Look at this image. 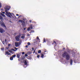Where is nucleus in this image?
Instances as JSON below:
<instances>
[{
  "mask_svg": "<svg viewBox=\"0 0 80 80\" xmlns=\"http://www.w3.org/2000/svg\"><path fill=\"white\" fill-rule=\"evenodd\" d=\"M5 9V12H6V15H7V17H9V18H11V13L10 12H7V10H10V7H8V8H4Z\"/></svg>",
  "mask_w": 80,
  "mask_h": 80,
  "instance_id": "nucleus-1",
  "label": "nucleus"
},
{
  "mask_svg": "<svg viewBox=\"0 0 80 80\" xmlns=\"http://www.w3.org/2000/svg\"><path fill=\"white\" fill-rule=\"evenodd\" d=\"M20 36H21V34H19V35L16 36L15 37V38L17 42H19V41H20Z\"/></svg>",
  "mask_w": 80,
  "mask_h": 80,
  "instance_id": "nucleus-2",
  "label": "nucleus"
},
{
  "mask_svg": "<svg viewBox=\"0 0 80 80\" xmlns=\"http://www.w3.org/2000/svg\"><path fill=\"white\" fill-rule=\"evenodd\" d=\"M18 22H21V23H22V26H23V27H24V26L25 25V22L23 21V20H19Z\"/></svg>",
  "mask_w": 80,
  "mask_h": 80,
  "instance_id": "nucleus-3",
  "label": "nucleus"
},
{
  "mask_svg": "<svg viewBox=\"0 0 80 80\" xmlns=\"http://www.w3.org/2000/svg\"><path fill=\"white\" fill-rule=\"evenodd\" d=\"M0 23L1 24V25L2 26V27H5L6 28V26H5V24L3 22V21H2L0 22Z\"/></svg>",
  "mask_w": 80,
  "mask_h": 80,
  "instance_id": "nucleus-4",
  "label": "nucleus"
},
{
  "mask_svg": "<svg viewBox=\"0 0 80 80\" xmlns=\"http://www.w3.org/2000/svg\"><path fill=\"white\" fill-rule=\"evenodd\" d=\"M67 55H68V53H67V52L66 51H65L62 54V57H64L65 58V57L67 56Z\"/></svg>",
  "mask_w": 80,
  "mask_h": 80,
  "instance_id": "nucleus-5",
  "label": "nucleus"
},
{
  "mask_svg": "<svg viewBox=\"0 0 80 80\" xmlns=\"http://www.w3.org/2000/svg\"><path fill=\"white\" fill-rule=\"evenodd\" d=\"M20 45H21V43L20 42H16L15 43V46H16V47H17L18 46H20Z\"/></svg>",
  "mask_w": 80,
  "mask_h": 80,
  "instance_id": "nucleus-6",
  "label": "nucleus"
},
{
  "mask_svg": "<svg viewBox=\"0 0 80 80\" xmlns=\"http://www.w3.org/2000/svg\"><path fill=\"white\" fill-rule=\"evenodd\" d=\"M66 59L67 60H68L70 59V55L68 54H67L66 56Z\"/></svg>",
  "mask_w": 80,
  "mask_h": 80,
  "instance_id": "nucleus-7",
  "label": "nucleus"
},
{
  "mask_svg": "<svg viewBox=\"0 0 80 80\" xmlns=\"http://www.w3.org/2000/svg\"><path fill=\"white\" fill-rule=\"evenodd\" d=\"M0 32L1 33H3V32H5V30L2 28H0Z\"/></svg>",
  "mask_w": 80,
  "mask_h": 80,
  "instance_id": "nucleus-8",
  "label": "nucleus"
},
{
  "mask_svg": "<svg viewBox=\"0 0 80 80\" xmlns=\"http://www.w3.org/2000/svg\"><path fill=\"white\" fill-rule=\"evenodd\" d=\"M5 55H11V54L10 53V52H8V51H7L5 52Z\"/></svg>",
  "mask_w": 80,
  "mask_h": 80,
  "instance_id": "nucleus-9",
  "label": "nucleus"
},
{
  "mask_svg": "<svg viewBox=\"0 0 80 80\" xmlns=\"http://www.w3.org/2000/svg\"><path fill=\"white\" fill-rule=\"evenodd\" d=\"M23 62L25 65H27V60H24L23 61Z\"/></svg>",
  "mask_w": 80,
  "mask_h": 80,
  "instance_id": "nucleus-10",
  "label": "nucleus"
},
{
  "mask_svg": "<svg viewBox=\"0 0 80 80\" xmlns=\"http://www.w3.org/2000/svg\"><path fill=\"white\" fill-rule=\"evenodd\" d=\"M73 63V60H72V59H71L70 61V64L71 65H72V63Z\"/></svg>",
  "mask_w": 80,
  "mask_h": 80,
  "instance_id": "nucleus-11",
  "label": "nucleus"
},
{
  "mask_svg": "<svg viewBox=\"0 0 80 80\" xmlns=\"http://www.w3.org/2000/svg\"><path fill=\"white\" fill-rule=\"evenodd\" d=\"M27 54L28 55H30V54H32V52H28Z\"/></svg>",
  "mask_w": 80,
  "mask_h": 80,
  "instance_id": "nucleus-12",
  "label": "nucleus"
},
{
  "mask_svg": "<svg viewBox=\"0 0 80 80\" xmlns=\"http://www.w3.org/2000/svg\"><path fill=\"white\" fill-rule=\"evenodd\" d=\"M17 57L18 58H20V55H19V54H17Z\"/></svg>",
  "mask_w": 80,
  "mask_h": 80,
  "instance_id": "nucleus-13",
  "label": "nucleus"
},
{
  "mask_svg": "<svg viewBox=\"0 0 80 80\" xmlns=\"http://www.w3.org/2000/svg\"><path fill=\"white\" fill-rule=\"evenodd\" d=\"M41 58H43V57H44V55L43 54H41Z\"/></svg>",
  "mask_w": 80,
  "mask_h": 80,
  "instance_id": "nucleus-14",
  "label": "nucleus"
},
{
  "mask_svg": "<svg viewBox=\"0 0 80 80\" xmlns=\"http://www.w3.org/2000/svg\"><path fill=\"white\" fill-rule=\"evenodd\" d=\"M13 15L14 16H15V15H14V14H13V13H11L10 16H11L12 17V16H13Z\"/></svg>",
  "mask_w": 80,
  "mask_h": 80,
  "instance_id": "nucleus-15",
  "label": "nucleus"
},
{
  "mask_svg": "<svg viewBox=\"0 0 80 80\" xmlns=\"http://www.w3.org/2000/svg\"><path fill=\"white\" fill-rule=\"evenodd\" d=\"M1 15H2L3 17H5V15L3 13H1Z\"/></svg>",
  "mask_w": 80,
  "mask_h": 80,
  "instance_id": "nucleus-16",
  "label": "nucleus"
},
{
  "mask_svg": "<svg viewBox=\"0 0 80 80\" xmlns=\"http://www.w3.org/2000/svg\"><path fill=\"white\" fill-rule=\"evenodd\" d=\"M13 57H11L10 58V60H13Z\"/></svg>",
  "mask_w": 80,
  "mask_h": 80,
  "instance_id": "nucleus-17",
  "label": "nucleus"
},
{
  "mask_svg": "<svg viewBox=\"0 0 80 80\" xmlns=\"http://www.w3.org/2000/svg\"><path fill=\"white\" fill-rule=\"evenodd\" d=\"M21 38L22 39H24V38H25V37H24V36H22L21 37Z\"/></svg>",
  "mask_w": 80,
  "mask_h": 80,
  "instance_id": "nucleus-18",
  "label": "nucleus"
},
{
  "mask_svg": "<svg viewBox=\"0 0 80 80\" xmlns=\"http://www.w3.org/2000/svg\"><path fill=\"white\" fill-rule=\"evenodd\" d=\"M30 30V27H29L27 29V31H29V30Z\"/></svg>",
  "mask_w": 80,
  "mask_h": 80,
  "instance_id": "nucleus-19",
  "label": "nucleus"
},
{
  "mask_svg": "<svg viewBox=\"0 0 80 80\" xmlns=\"http://www.w3.org/2000/svg\"><path fill=\"white\" fill-rule=\"evenodd\" d=\"M41 50H39V51H38V53H41Z\"/></svg>",
  "mask_w": 80,
  "mask_h": 80,
  "instance_id": "nucleus-20",
  "label": "nucleus"
},
{
  "mask_svg": "<svg viewBox=\"0 0 80 80\" xmlns=\"http://www.w3.org/2000/svg\"><path fill=\"white\" fill-rule=\"evenodd\" d=\"M0 19L1 20H2V19H3V17H2V16H0Z\"/></svg>",
  "mask_w": 80,
  "mask_h": 80,
  "instance_id": "nucleus-21",
  "label": "nucleus"
},
{
  "mask_svg": "<svg viewBox=\"0 0 80 80\" xmlns=\"http://www.w3.org/2000/svg\"><path fill=\"white\" fill-rule=\"evenodd\" d=\"M28 45H31V44L30 43V42H28Z\"/></svg>",
  "mask_w": 80,
  "mask_h": 80,
  "instance_id": "nucleus-22",
  "label": "nucleus"
},
{
  "mask_svg": "<svg viewBox=\"0 0 80 80\" xmlns=\"http://www.w3.org/2000/svg\"><path fill=\"white\" fill-rule=\"evenodd\" d=\"M1 50H2V51H4V48H1Z\"/></svg>",
  "mask_w": 80,
  "mask_h": 80,
  "instance_id": "nucleus-23",
  "label": "nucleus"
},
{
  "mask_svg": "<svg viewBox=\"0 0 80 80\" xmlns=\"http://www.w3.org/2000/svg\"><path fill=\"white\" fill-rule=\"evenodd\" d=\"M12 57L13 58H14L15 57H16V55H14L13 56H12Z\"/></svg>",
  "mask_w": 80,
  "mask_h": 80,
  "instance_id": "nucleus-24",
  "label": "nucleus"
},
{
  "mask_svg": "<svg viewBox=\"0 0 80 80\" xmlns=\"http://www.w3.org/2000/svg\"><path fill=\"white\" fill-rule=\"evenodd\" d=\"M43 42H46V39L45 38L43 39Z\"/></svg>",
  "mask_w": 80,
  "mask_h": 80,
  "instance_id": "nucleus-25",
  "label": "nucleus"
},
{
  "mask_svg": "<svg viewBox=\"0 0 80 80\" xmlns=\"http://www.w3.org/2000/svg\"><path fill=\"white\" fill-rule=\"evenodd\" d=\"M53 43H55V45H57V42L55 41H53Z\"/></svg>",
  "mask_w": 80,
  "mask_h": 80,
  "instance_id": "nucleus-26",
  "label": "nucleus"
},
{
  "mask_svg": "<svg viewBox=\"0 0 80 80\" xmlns=\"http://www.w3.org/2000/svg\"><path fill=\"white\" fill-rule=\"evenodd\" d=\"M2 43H3L4 45L5 44V41H2Z\"/></svg>",
  "mask_w": 80,
  "mask_h": 80,
  "instance_id": "nucleus-27",
  "label": "nucleus"
},
{
  "mask_svg": "<svg viewBox=\"0 0 80 80\" xmlns=\"http://www.w3.org/2000/svg\"><path fill=\"white\" fill-rule=\"evenodd\" d=\"M14 49L15 50H18V48H16V47L14 48Z\"/></svg>",
  "mask_w": 80,
  "mask_h": 80,
  "instance_id": "nucleus-28",
  "label": "nucleus"
},
{
  "mask_svg": "<svg viewBox=\"0 0 80 80\" xmlns=\"http://www.w3.org/2000/svg\"><path fill=\"white\" fill-rule=\"evenodd\" d=\"M25 58V56H23V58H22V60H24Z\"/></svg>",
  "mask_w": 80,
  "mask_h": 80,
  "instance_id": "nucleus-29",
  "label": "nucleus"
},
{
  "mask_svg": "<svg viewBox=\"0 0 80 80\" xmlns=\"http://www.w3.org/2000/svg\"><path fill=\"white\" fill-rule=\"evenodd\" d=\"M37 39L38 40H40V39L39 38H38V36L37 37Z\"/></svg>",
  "mask_w": 80,
  "mask_h": 80,
  "instance_id": "nucleus-30",
  "label": "nucleus"
},
{
  "mask_svg": "<svg viewBox=\"0 0 80 80\" xmlns=\"http://www.w3.org/2000/svg\"><path fill=\"white\" fill-rule=\"evenodd\" d=\"M12 51H14V52H16V50L14 49H12Z\"/></svg>",
  "mask_w": 80,
  "mask_h": 80,
  "instance_id": "nucleus-31",
  "label": "nucleus"
},
{
  "mask_svg": "<svg viewBox=\"0 0 80 80\" xmlns=\"http://www.w3.org/2000/svg\"><path fill=\"white\" fill-rule=\"evenodd\" d=\"M9 52H10V53H12V52H13V51H11V50H9Z\"/></svg>",
  "mask_w": 80,
  "mask_h": 80,
  "instance_id": "nucleus-32",
  "label": "nucleus"
},
{
  "mask_svg": "<svg viewBox=\"0 0 80 80\" xmlns=\"http://www.w3.org/2000/svg\"><path fill=\"white\" fill-rule=\"evenodd\" d=\"M25 57H28V55H27V54H25Z\"/></svg>",
  "mask_w": 80,
  "mask_h": 80,
  "instance_id": "nucleus-33",
  "label": "nucleus"
},
{
  "mask_svg": "<svg viewBox=\"0 0 80 80\" xmlns=\"http://www.w3.org/2000/svg\"><path fill=\"white\" fill-rule=\"evenodd\" d=\"M37 58H40V56L39 55H38V56H37Z\"/></svg>",
  "mask_w": 80,
  "mask_h": 80,
  "instance_id": "nucleus-34",
  "label": "nucleus"
},
{
  "mask_svg": "<svg viewBox=\"0 0 80 80\" xmlns=\"http://www.w3.org/2000/svg\"><path fill=\"white\" fill-rule=\"evenodd\" d=\"M2 7V4L0 2V8Z\"/></svg>",
  "mask_w": 80,
  "mask_h": 80,
  "instance_id": "nucleus-35",
  "label": "nucleus"
},
{
  "mask_svg": "<svg viewBox=\"0 0 80 80\" xmlns=\"http://www.w3.org/2000/svg\"><path fill=\"white\" fill-rule=\"evenodd\" d=\"M24 54H25V52H22V55H24Z\"/></svg>",
  "mask_w": 80,
  "mask_h": 80,
  "instance_id": "nucleus-36",
  "label": "nucleus"
},
{
  "mask_svg": "<svg viewBox=\"0 0 80 80\" xmlns=\"http://www.w3.org/2000/svg\"><path fill=\"white\" fill-rule=\"evenodd\" d=\"M30 28L31 29H33V28L32 27V26H31Z\"/></svg>",
  "mask_w": 80,
  "mask_h": 80,
  "instance_id": "nucleus-37",
  "label": "nucleus"
},
{
  "mask_svg": "<svg viewBox=\"0 0 80 80\" xmlns=\"http://www.w3.org/2000/svg\"><path fill=\"white\" fill-rule=\"evenodd\" d=\"M28 45H26L25 47H26V48H28Z\"/></svg>",
  "mask_w": 80,
  "mask_h": 80,
  "instance_id": "nucleus-38",
  "label": "nucleus"
},
{
  "mask_svg": "<svg viewBox=\"0 0 80 80\" xmlns=\"http://www.w3.org/2000/svg\"><path fill=\"white\" fill-rule=\"evenodd\" d=\"M32 48V51H33V50H34V48Z\"/></svg>",
  "mask_w": 80,
  "mask_h": 80,
  "instance_id": "nucleus-39",
  "label": "nucleus"
},
{
  "mask_svg": "<svg viewBox=\"0 0 80 80\" xmlns=\"http://www.w3.org/2000/svg\"><path fill=\"white\" fill-rule=\"evenodd\" d=\"M73 62H74V63H76V60H74Z\"/></svg>",
  "mask_w": 80,
  "mask_h": 80,
  "instance_id": "nucleus-40",
  "label": "nucleus"
},
{
  "mask_svg": "<svg viewBox=\"0 0 80 80\" xmlns=\"http://www.w3.org/2000/svg\"><path fill=\"white\" fill-rule=\"evenodd\" d=\"M35 50H34V51L33 52V53H35Z\"/></svg>",
  "mask_w": 80,
  "mask_h": 80,
  "instance_id": "nucleus-41",
  "label": "nucleus"
},
{
  "mask_svg": "<svg viewBox=\"0 0 80 80\" xmlns=\"http://www.w3.org/2000/svg\"><path fill=\"white\" fill-rule=\"evenodd\" d=\"M29 22H30V23H31V22H32V20H29Z\"/></svg>",
  "mask_w": 80,
  "mask_h": 80,
  "instance_id": "nucleus-42",
  "label": "nucleus"
},
{
  "mask_svg": "<svg viewBox=\"0 0 80 80\" xmlns=\"http://www.w3.org/2000/svg\"><path fill=\"white\" fill-rule=\"evenodd\" d=\"M31 32H34V31H33V30H32L31 31Z\"/></svg>",
  "mask_w": 80,
  "mask_h": 80,
  "instance_id": "nucleus-43",
  "label": "nucleus"
},
{
  "mask_svg": "<svg viewBox=\"0 0 80 80\" xmlns=\"http://www.w3.org/2000/svg\"><path fill=\"white\" fill-rule=\"evenodd\" d=\"M7 35H8L9 36H10V34L8 33H7Z\"/></svg>",
  "mask_w": 80,
  "mask_h": 80,
  "instance_id": "nucleus-44",
  "label": "nucleus"
},
{
  "mask_svg": "<svg viewBox=\"0 0 80 80\" xmlns=\"http://www.w3.org/2000/svg\"><path fill=\"white\" fill-rule=\"evenodd\" d=\"M16 16H19V15H18V14H17Z\"/></svg>",
  "mask_w": 80,
  "mask_h": 80,
  "instance_id": "nucleus-45",
  "label": "nucleus"
},
{
  "mask_svg": "<svg viewBox=\"0 0 80 80\" xmlns=\"http://www.w3.org/2000/svg\"><path fill=\"white\" fill-rule=\"evenodd\" d=\"M7 42V39H5V42Z\"/></svg>",
  "mask_w": 80,
  "mask_h": 80,
  "instance_id": "nucleus-46",
  "label": "nucleus"
},
{
  "mask_svg": "<svg viewBox=\"0 0 80 80\" xmlns=\"http://www.w3.org/2000/svg\"><path fill=\"white\" fill-rule=\"evenodd\" d=\"M2 13H3L4 14L5 12H2Z\"/></svg>",
  "mask_w": 80,
  "mask_h": 80,
  "instance_id": "nucleus-47",
  "label": "nucleus"
},
{
  "mask_svg": "<svg viewBox=\"0 0 80 80\" xmlns=\"http://www.w3.org/2000/svg\"><path fill=\"white\" fill-rule=\"evenodd\" d=\"M25 29H26V28H25L24 29V30H25Z\"/></svg>",
  "mask_w": 80,
  "mask_h": 80,
  "instance_id": "nucleus-48",
  "label": "nucleus"
},
{
  "mask_svg": "<svg viewBox=\"0 0 80 80\" xmlns=\"http://www.w3.org/2000/svg\"><path fill=\"white\" fill-rule=\"evenodd\" d=\"M63 49L65 50V48H63Z\"/></svg>",
  "mask_w": 80,
  "mask_h": 80,
  "instance_id": "nucleus-49",
  "label": "nucleus"
},
{
  "mask_svg": "<svg viewBox=\"0 0 80 80\" xmlns=\"http://www.w3.org/2000/svg\"><path fill=\"white\" fill-rule=\"evenodd\" d=\"M8 45L9 46V45H10V44H8Z\"/></svg>",
  "mask_w": 80,
  "mask_h": 80,
  "instance_id": "nucleus-50",
  "label": "nucleus"
},
{
  "mask_svg": "<svg viewBox=\"0 0 80 80\" xmlns=\"http://www.w3.org/2000/svg\"><path fill=\"white\" fill-rule=\"evenodd\" d=\"M21 17V16H20L18 17Z\"/></svg>",
  "mask_w": 80,
  "mask_h": 80,
  "instance_id": "nucleus-51",
  "label": "nucleus"
},
{
  "mask_svg": "<svg viewBox=\"0 0 80 80\" xmlns=\"http://www.w3.org/2000/svg\"><path fill=\"white\" fill-rule=\"evenodd\" d=\"M22 35H23V34H22Z\"/></svg>",
  "mask_w": 80,
  "mask_h": 80,
  "instance_id": "nucleus-52",
  "label": "nucleus"
}]
</instances>
